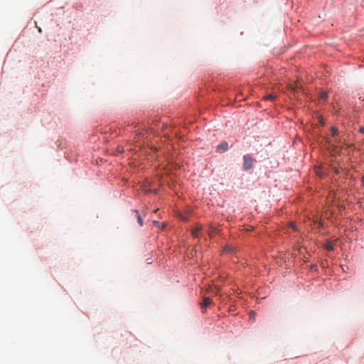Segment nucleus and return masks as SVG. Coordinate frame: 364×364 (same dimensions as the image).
I'll list each match as a JSON object with an SVG mask.
<instances>
[{
	"label": "nucleus",
	"instance_id": "obj_16",
	"mask_svg": "<svg viewBox=\"0 0 364 364\" xmlns=\"http://www.w3.org/2000/svg\"><path fill=\"white\" fill-rule=\"evenodd\" d=\"M181 219H182V220H187V218H186V217H183H183L181 218Z\"/></svg>",
	"mask_w": 364,
	"mask_h": 364
},
{
	"label": "nucleus",
	"instance_id": "obj_8",
	"mask_svg": "<svg viewBox=\"0 0 364 364\" xmlns=\"http://www.w3.org/2000/svg\"><path fill=\"white\" fill-rule=\"evenodd\" d=\"M331 131L333 136H336L338 134V130L334 127H331Z\"/></svg>",
	"mask_w": 364,
	"mask_h": 364
},
{
	"label": "nucleus",
	"instance_id": "obj_5",
	"mask_svg": "<svg viewBox=\"0 0 364 364\" xmlns=\"http://www.w3.org/2000/svg\"><path fill=\"white\" fill-rule=\"evenodd\" d=\"M218 232V230L216 227H215V226L210 227L208 234L210 237H213Z\"/></svg>",
	"mask_w": 364,
	"mask_h": 364
},
{
	"label": "nucleus",
	"instance_id": "obj_7",
	"mask_svg": "<svg viewBox=\"0 0 364 364\" xmlns=\"http://www.w3.org/2000/svg\"><path fill=\"white\" fill-rule=\"evenodd\" d=\"M328 98V93L326 92H322L320 94V99L322 100H326Z\"/></svg>",
	"mask_w": 364,
	"mask_h": 364
},
{
	"label": "nucleus",
	"instance_id": "obj_6",
	"mask_svg": "<svg viewBox=\"0 0 364 364\" xmlns=\"http://www.w3.org/2000/svg\"><path fill=\"white\" fill-rule=\"evenodd\" d=\"M325 248L328 250V251H332L334 250V246L333 245L332 242H327L326 245H325Z\"/></svg>",
	"mask_w": 364,
	"mask_h": 364
},
{
	"label": "nucleus",
	"instance_id": "obj_4",
	"mask_svg": "<svg viewBox=\"0 0 364 364\" xmlns=\"http://www.w3.org/2000/svg\"><path fill=\"white\" fill-rule=\"evenodd\" d=\"M212 304V300L210 298H204L203 302L200 303L201 308H206Z\"/></svg>",
	"mask_w": 364,
	"mask_h": 364
},
{
	"label": "nucleus",
	"instance_id": "obj_9",
	"mask_svg": "<svg viewBox=\"0 0 364 364\" xmlns=\"http://www.w3.org/2000/svg\"><path fill=\"white\" fill-rule=\"evenodd\" d=\"M134 212L137 214V220H138V223L139 224L140 226H142L143 225V220H142V218H141V216L138 214V211L137 210H134Z\"/></svg>",
	"mask_w": 364,
	"mask_h": 364
},
{
	"label": "nucleus",
	"instance_id": "obj_14",
	"mask_svg": "<svg viewBox=\"0 0 364 364\" xmlns=\"http://www.w3.org/2000/svg\"><path fill=\"white\" fill-rule=\"evenodd\" d=\"M359 131L360 133L364 134V127H360Z\"/></svg>",
	"mask_w": 364,
	"mask_h": 364
},
{
	"label": "nucleus",
	"instance_id": "obj_11",
	"mask_svg": "<svg viewBox=\"0 0 364 364\" xmlns=\"http://www.w3.org/2000/svg\"><path fill=\"white\" fill-rule=\"evenodd\" d=\"M255 315H256V314L254 311H250V314H249L250 318H252V319L255 318Z\"/></svg>",
	"mask_w": 364,
	"mask_h": 364
},
{
	"label": "nucleus",
	"instance_id": "obj_15",
	"mask_svg": "<svg viewBox=\"0 0 364 364\" xmlns=\"http://www.w3.org/2000/svg\"><path fill=\"white\" fill-rule=\"evenodd\" d=\"M361 182H362L363 186H364V175L362 176Z\"/></svg>",
	"mask_w": 364,
	"mask_h": 364
},
{
	"label": "nucleus",
	"instance_id": "obj_10",
	"mask_svg": "<svg viewBox=\"0 0 364 364\" xmlns=\"http://www.w3.org/2000/svg\"><path fill=\"white\" fill-rule=\"evenodd\" d=\"M275 97H276V96H275V95H272V94H271V95H267L264 98H265L266 100H274V99H275Z\"/></svg>",
	"mask_w": 364,
	"mask_h": 364
},
{
	"label": "nucleus",
	"instance_id": "obj_2",
	"mask_svg": "<svg viewBox=\"0 0 364 364\" xmlns=\"http://www.w3.org/2000/svg\"><path fill=\"white\" fill-rule=\"evenodd\" d=\"M228 149V144L226 141L221 142L218 146H217V151L218 152H223L227 151Z\"/></svg>",
	"mask_w": 364,
	"mask_h": 364
},
{
	"label": "nucleus",
	"instance_id": "obj_12",
	"mask_svg": "<svg viewBox=\"0 0 364 364\" xmlns=\"http://www.w3.org/2000/svg\"><path fill=\"white\" fill-rule=\"evenodd\" d=\"M153 223L154 224L155 226H159V225H160V223L156 220H154Z\"/></svg>",
	"mask_w": 364,
	"mask_h": 364
},
{
	"label": "nucleus",
	"instance_id": "obj_13",
	"mask_svg": "<svg viewBox=\"0 0 364 364\" xmlns=\"http://www.w3.org/2000/svg\"><path fill=\"white\" fill-rule=\"evenodd\" d=\"M291 227L292 228V229H293L294 230H295V231H296V230H297V229H296V228L295 225H294V224H291Z\"/></svg>",
	"mask_w": 364,
	"mask_h": 364
},
{
	"label": "nucleus",
	"instance_id": "obj_1",
	"mask_svg": "<svg viewBox=\"0 0 364 364\" xmlns=\"http://www.w3.org/2000/svg\"><path fill=\"white\" fill-rule=\"evenodd\" d=\"M243 159H244V164H243L244 170L247 171V170L252 168V166H253L252 157L249 154H246L243 156Z\"/></svg>",
	"mask_w": 364,
	"mask_h": 364
},
{
	"label": "nucleus",
	"instance_id": "obj_17",
	"mask_svg": "<svg viewBox=\"0 0 364 364\" xmlns=\"http://www.w3.org/2000/svg\"><path fill=\"white\" fill-rule=\"evenodd\" d=\"M230 250H230V249H229L228 247H226V248H225V251H230Z\"/></svg>",
	"mask_w": 364,
	"mask_h": 364
},
{
	"label": "nucleus",
	"instance_id": "obj_3",
	"mask_svg": "<svg viewBox=\"0 0 364 364\" xmlns=\"http://www.w3.org/2000/svg\"><path fill=\"white\" fill-rule=\"evenodd\" d=\"M201 229H202V226L200 225H198L196 228H194L192 230V232H191V234H192L193 237H198V232L201 230Z\"/></svg>",
	"mask_w": 364,
	"mask_h": 364
}]
</instances>
